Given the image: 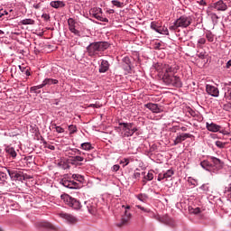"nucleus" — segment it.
<instances>
[{
    "instance_id": "obj_1",
    "label": "nucleus",
    "mask_w": 231,
    "mask_h": 231,
    "mask_svg": "<svg viewBox=\"0 0 231 231\" xmlns=\"http://www.w3.org/2000/svg\"><path fill=\"white\" fill-rule=\"evenodd\" d=\"M155 69L162 76V82L166 86H171L172 88H182L183 82L181 78L176 75L180 71V65L176 62L170 63H157Z\"/></svg>"
},
{
    "instance_id": "obj_2",
    "label": "nucleus",
    "mask_w": 231,
    "mask_h": 231,
    "mask_svg": "<svg viewBox=\"0 0 231 231\" xmlns=\"http://www.w3.org/2000/svg\"><path fill=\"white\" fill-rule=\"evenodd\" d=\"M109 48L107 42H95L87 47V53L88 57H97L102 51H106Z\"/></svg>"
},
{
    "instance_id": "obj_3",
    "label": "nucleus",
    "mask_w": 231,
    "mask_h": 231,
    "mask_svg": "<svg viewBox=\"0 0 231 231\" xmlns=\"http://www.w3.org/2000/svg\"><path fill=\"white\" fill-rule=\"evenodd\" d=\"M192 24V17L189 15L180 16L172 25H170V32H180V28H189V25Z\"/></svg>"
},
{
    "instance_id": "obj_4",
    "label": "nucleus",
    "mask_w": 231,
    "mask_h": 231,
    "mask_svg": "<svg viewBox=\"0 0 231 231\" xmlns=\"http://www.w3.org/2000/svg\"><path fill=\"white\" fill-rule=\"evenodd\" d=\"M119 125L124 138H129V136H133L138 131L134 123H119Z\"/></svg>"
},
{
    "instance_id": "obj_5",
    "label": "nucleus",
    "mask_w": 231,
    "mask_h": 231,
    "mask_svg": "<svg viewBox=\"0 0 231 231\" xmlns=\"http://www.w3.org/2000/svg\"><path fill=\"white\" fill-rule=\"evenodd\" d=\"M62 201H64L65 205H68L74 210H80L82 208V204L80 201L68 194H62L60 196Z\"/></svg>"
},
{
    "instance_id": "obj_6",
    "label": "nucleus",
    "mask_w": 231,
    "mask_h": 231,
    "mask_svg": "<svg viewBox=\"0 0 231 231\" xmlns=\"http://www.w3.org/2000/svg\"><path fill=\"white\" fill-rule=\"evenodd\" d=\"M60 184L66 187V189H79V183L75 182V180H69L68 174L63 176V178L60 180Z\"/></svg>"
},
{
    "instance_id": "obj_7",
    "label": "nucleus",
    "mask_w": 231,
    "mask_h": 231,
    "mask_svg": "<svg viewBox=\"0 0 231 231\" xmlns=\"http://www.w3.org/2000/svg\"><path fill=\"white\" fill-rule=\"evenodd\" d=\"M5 170L13 181H24V173L23 171L17 170Z\"/></svg>"
},
{
    "instance_id": "obj_8",
    "label": "nucleus",
    "mask_w": 231,
    "mask_h": 231,
    "mask_svg": "<svg viewBox=\"0 0 231 231\" xmlns=\"http://www.w3.org/2000/svg\"><path fill=\"white\" fill-rule=\"evenodd\" d=\"M101 14L102 8L94 7L90 10V15H92V17L97 21H101V23H109V19L103 17Z\"/></svg>"
},
{
    "instance_id": "obj_9",
    "label": "nucleus",
    "mask_w": 231,
    "mask_h": 231,
    "mask_svg": "<svg viewBox=\"0 0 231 231\" xmlns=\"http://www.w3.org/2000/svg\"><path fill=\"white\" fill-rule=\"evenodd\" d=\"M211 8H214L217 12H226L228 5L223 0H218L211 5Z\"/></svg>"
},
{
    "instance_id": "obj_10",
    "label": "nucleus",
    "mask_w": 231,
    "mask_h": 231,
    "mask_svg": "<svg viewBox=\"0 0 231 231\" xmlns=\"http://www.w3.org/2000/svg\"><path fill=\"white\" fill-rule=\"evenodd\" d=\"M60 217H61V219H65V221L69 225H75L79 222V218L69 213H60Z\"/></svg>"
},
{
    "instance_id": "obj_11",
    "label": "nucleus",
    "mask_w": 231,
    "mask_h": 231,
    "mask_svg": "<svg viewBox=\"0 0 231 231\" xmlns=\"http://www.w3.org/2000/svg\"><path fill=\"white\" fill-rule=\"evenodd\" d=\"M68 24L69 32H71V33H74V35H77V37H80V31L77 30V22H75L73 18L68 19Z\"/></svg>"
},
{
    "instance_id": "obj_12",
    "label": "nucleus",
    "mask_w": 231,
    "mask_h": 231,
    "mask_svg": "<svg viewBox=\"0 0 231 231\" xmlns=\"http://www.w3.org/2000/svg\"><path fill=\"white\" fill-rule=\"evenodd\" d=\"M210 160L212 162L213 165V173L216 174L217 171H220V169H223V162H221L219 159L212 156L210 157Z\"/></svg>"
},
{
    "instance_id": "obj_13",
    "label": "nucleus",
    "mask_w": 231,
    "mask_h": 231,
    "mask_svg": "<svg viewBox=\"0 0 231 231\" xmlns=\"http://www.w3.org/2000/svg\"><path fill=\"white\" fill-rule=\"evenodd\" d=\"M144 107H146V109H149L150 111H152V113H163V108L160 106H158V104H154V103H148L144 105Z\"/></svg>"
},
{
    "instance_id": "obj_14",
    "label": "nucleus",
    "mask_w": 231,
    "mask_h": 231,
    "mask_svg": "<svg viewBox=\"0 0 231 231\" xmlns=\"http://www.w3.org/2000/svg\"><path fill=\"white\" fill-rule=\"evenodd\" d=\"M206 91L208 95H210L211 97H219V89L215 86L207 85Z\"/></svg>"
},
{
    "instance_id": "obj_15",
    "label": "nucleus",
    "mask_w": 231,
    "mask_h": 231,
    "mask_svg": "<svg viewBox=\"0 0 231 231\" xmlns=\"http://www.w3.org/2000/svg\"><path fill=\"white\" fill-rule=\"evenodd\" d=\"M85 207L88 210L89 214H97V203H94L91 200L85 201Z\"/></svg>"
},
{
    "instance_id": "obj_16",
    "label": "nucleus",
    "mask_w": 231,
    "mask_h": 231,
    "mask_svg": "<svg viewBox=\"0 0 231 231\" xmlns=\"http://www.w3.org/2000/svg\"><path fill=\"white\" fill-rule=\"evenodd\" d=\"M110 66L111 65L107 60H100L99 73H106V71H109Z\"/></svg>"
},
{
    "instance_id": "obj_17",
    "label": "nucleus",
    "mask_w": 231,
    "mask_h": 231,
    "mask_svg": "<svg viewBox=\"0 0 231 231\" xmlns=\"http://www.w3.org/2000/svg\"><path fill=\"white\" fill-rule=\"evenodd\" d=\"M192 134H180L177 135L173 142V145H178L179 143H181V142H185L187 138H191Z\"/></svg>"
},
{
    "instance_id": "obj_18",
    "label": "nucleus",
    "mask_w": 231,
    "mask_h": 231,
    "mask_svg": "<svg viewBox=\"0 0 231 231\" xmlns=\"http://www.w3.org/2000/svg\"><path fill=\"white\" fill-rule=\"evenodd\" d=\"M123 208H125V214L122 217V223L123 225H125V223H127V221H129L131 219V213L127 210H131V206H122Z\"/></svg>"
},
{
    "instance_id": "obj_19",
    "label": "nucleus",
    "mask_w": 231,
    "mask_h": 231,
    "mask_svg": "<svg viewBox=\"0 0 231 231\" xmlns=\"http://www.w3.org/2000/svg\"><path fill=\"white\" fill-rule=\"evenodd\" d=\"M206 127L208 131H210L211 133H219L221 126L219 125L214 124V123H206Z\"/></svg>"
},
{
    "instance_id": "obj_20",
    "label": "nucleus",
    "mask_w": 231,
    "mask_h": 231,
    "mask_svg": "<svg viewBox=\"0 0 231 231\" xmlns=\"http://www.w3.org/2000/svg\"><path fill=\"white\" fill-rule=\"evenodd\" d=\"M59 84V80L55 79H51V78H46L45 79H43V81L42 82V86L43 88H46V86H55Z\"/></svg>"
},
{
    "instance_id": "obj_21",
    "label": "nucleus",
    "mask_w": 231,
    "mask_h": 231,
    "mask_svg": "<svg viewBox=\"0 0 231 231\" xmlns=\"http://www.w3.org/2000/svg\"><path fill=\"white\" fill-rule=\"evenodd\" d=\"M200 166L202 167V169H205L206 171H208L209 172H214V167H213L212 163H210V162H208V161H202L200 162Z\"/></svg>"
},
{
    "instance_id": "obj_22",
    "label": "nucleus",
    "mask_w": 231,
    "mask_h": 231,
    "mask_svg": "<svg viewBox=\"0 0 231 231\" xmlns=\"http://www.w3.org/2000/svg\"><path fill=\"white\" fill-rule=\"evenodd\" d=\"M123 68L125 71H128V73L131 71V59L127 56L123 58Z\"/></svg>"
},
{
    "instance_id": "obj_23",
    "label": "nucleus",
    "mask_w": 231,
    "mask_h": 231,
    "mask_svg": "<svg viewBox=\"0 0 231 231\" xmlns=\"http://www.w3.org/2000/svg\"><path fill=\"white\" fill-rule=\"evenodd\" d=\"M5 152L11 156V158H17V152H15V148L12 146L5 147Z\"/></svg>"
},
{
    "instance_id": "obj_24",
    "label": "nucleus",
    "mask_w": 231,
    "mask_h": 231,
    "mask_svg": "<svg viewBox=\"0 0 231 231\" xmlns=\"http://www.w3.org/2000/svg\"><path fill=\"white\" fill-rule=\"evenodd\" d=\"M50 5L52 8H64L66 6L62 1H51Z\"/></svg>"
},
{
    "instance_id": "obj_25",
    "label": "nucleus",
    "mask_w": 231,
    "mask_h": 231,
    "mask_svg": "<svg viewBox=\"0 0 231 231\" xmlns=\"http://www.w3.org/2000/svg\"><path fill=\"white\" fill-rule=\"evenodd\" d=\"M77 162H84V157L77 155L70 159L71 165H82V163H77Z\"/></svg>"
},
{
    "instance_id": "obj_26",
    "label": "nucleus",
    "mask_w": 231,
    "mask_h": 231,
    "mask_svg": "<svg viewBox=\"0 0 231 231\" xmlns=\"http://www.w3.org/2000/svg\"><path fill=\"white\" fill-rule=\"evenodd\" d=\"M152 180H154V174L152 171H149L147 175H144L143 180V185H146L147 181H152Z\"/></svg>"
},
{
    "instance_id": "obj_27",
    "label": "nucleus",
    "mask_w": 231,
    "mask_h": 231,
    "mask_svg": "<svg viewBox=\"0 0 231 231\" xmlns=\"http://www.w3.org/2000/svg\"><path fill=\"white\" fill-rule=\"evenodd\" d=\"M42 84L37 85V86H33L30 88V92L31 93H36V95H39V93H41V90L39 89H42Z\"/></svg>"
},
{
    "instance_id": "obj_28",
    "label": "nucleus",
    "mask_w": 231,
    "mask_h": 231,
    "mask_svg": "<svg viewBox=\"0 0 231 231\" xmlns=\"http://www.w3.org/2000/svg\"><path fill=\"white\" fill-rule=\"evenodd\" d=\"M185 112L188 113V115H189L190 116H193V118H196V116H198V113L190 106H186Z\"/></svg>"
},
{
    "instance_id": "obj_29",
    "label": "nucleus",
    "mask_w": 231,
    "mask_h": 231,
    "mask_svg": "<svg viewBox=\"0 0 231 231\" xmlns=\"http://www.w3.org/2000/svg\"><path fill=\"white\" fill-rule=\"evenodd\" d=\"M20 24H23L24 26L30 24H35V20L33 19H30V18H26V19H23L20 22Z\"/></svg>"
},
{
    "instance_id": "obj_30",
    "label": "nucleus",
    "mask_w": 231,
    "mask_h": 231,
    "mask_svg": "<svg viewBox=\"0 0 231 231\" xmlns=\"http://www.w3.org/2000/svg\"><path fill=\"white\" fill-rule=\"evenodd\" d=\"M136 198L137 199H139V201H142L143 203H145L147 199H149V196H147V194L145 193H141L137 195Z\"/></svg>"
},
{
    "instance_id": "obj_31",
    "label": "nucleus",
    "mask_w": 231,
    "mask_h": 231,
    "mask_svg": "<svg viewBox=\"0 0 231 231\" xmlns=\"http://www.w3.org/2000/svg\"><path fill=\"white\" fill-rule=\"evenodd\" d=\"M81 149H83V151H92L93 145L91 143H81Z\"/></svg>"
},
{
    "instance_id": "obj_32",
    "label": "nucleus",
    "mask_w": 231,
    "mask_h": 231,
    "mask_svg": "<svg viewBox=\"0 0 231 231\" xmlns=\"http://www.w3.org/2000/svg\"><path fill=\"white\" fill-rule=\"evenodd\" d=\"M164 176V180H167L169 178H172V176H174V170L170 169L167 171L162 173Z\"/></svg>"
},
{
    "instance_id": "obj_33",
    "label": "nucleus",
    "mask_w": 231,
    "mask_h": 231,
    "mask_svg": "<svg viewBox=\"0 0 231 231\" xmlns=\"http://www.w3.org/2000/svg\"><path fill=\"white\" fill-rule=\"evenodd\" d=\"M72 180L79 181V183H84V176L80 174H72Z\"/></svg>"
},
{
    "instance_id": "obj_34",
    "label": "nucleus",
    "mask_w": 231,
    "mask_h": 231,
    "mask_svg": "<svg viewBox=\"0 0 231 231\" xmlns=\"http://www.w3.org/2000/svg\"><path fill=\"white\" fill-rule=\"evenodd\" d=\"M150 28L152 30H154V32H160L159 30H160L161 26H160V23H158V22H152Z\"/></svg>"
},
{
    "instance_id": "obj_35",
    "label": "nucleus",
    "mask_w": 231,
    "mask_h": 231,
    "mask_svg": "<svg viewBox=\"0 0 231 231\" xmlns=\"http://www.w3.org/2000/svg\"><path fill=\"white\" fill-rule=\"evenodd\" d=\"M157 33H161V35H169V29L167 27H160L159 31H157Z\"/></svg>"
},
{
    "instance_id": "obj_36",
    "label": "nucleus",
    "mask_w": 231,
    "mask_h": 231,
    "mask_svg": "<svg viewBox=\"0 0 231 231\" xmlns=\"http://www.w3.org/2000/svg\"><path fill=\"white\" fill-rule=\"evenodd\" d=\"M38 226L41 228H53V226L49 222H40L38 223Z\"/></svg>"
},
{
    "instance_id": "obj_37",
    "label": "nucleus",
    "mask_w": 231,
    "mask_h": 231,
    "mask_svg": "<svg viewBox=\"0 0 231 231\" xmlns=\"http://www.w3.org/2000/svg\"><path fill=\"white\" fill-rule=\"evenodd\" d=\"M200 190H203L205 194H208L210 192V186H208V183L203 184L202 186L199 187Z\"/></svg>"
},
{
    "instance_id": "obj_38",
    "label": "nucleus",
    "mask_w": 231,
    "mask_h": 231,
    "mask_svg": "<svg viewBox=\"0 0 231 231\" xmlns=\"http://www.w3.org/2000/svg\"><path fill=\"white\" fill-rule=\"evenodd\" d=\"M206 38L208 41V42H214V35L212 32L208 31V32H206Z\"/></svg>"
},
{
    "instance_id": "obj_39",
    "label": "nucleus",
    "mask_w": 231,
    "mask_h": 231,
    "mask_svg": "<svg viewBox=\"0 0 231 231\" xmlns=\"http://www.w3.org/2000/svg\"><path fill=\"white\" fill-rule=\"evenodd\" d=\"M215 144L218 149H225L226 147V143H223L221 141H216Z\"/></svg>"
},
{
    "instance_id": "obj_40",
    "label": "nucleus",
    "mask_w": 231,
    "mask_h": 231,
    "mask_svg": "<svg viewBox=\"0 0 231 231\" xmlns=\"http://www.w3.org/2000/svg\"><path fill=\"white\" fill-rule=\"evenodd\" d=\"M112 5L116 6V8H122V6H124V3H121L118 0H112Z\"/></svg>"
},
{
    "instance_id": "obj_41",
    "label": "nucleus",
    "mask_w": 231,
    "mask_h": 231,
    "mask_svg": "<svg viewBox=\"0 0 231 231\" xmlns=\"http://www.w3.org/2000/svg\"><path fill=\"white\" fill-rule=\"evenodd\" d=\"M69 134H75V133H77V125H69Z\"/></svg>"
},
{
    "instance_id": "obj_42",
    "label": "nucleus",
    "mask_w": 231,
    "mask_h": 231,
    "mask_svg": "<svg viewBox=\"0 0 231 231\" xmlns=\"http://www.w3.org/2000/svg\"><path fill=\"white\" fill-rule=\"evenodd\" d=\"M52 127H54V129H56V133H59V134L64 133V128L58 126L57 124H53Z\"/></svg>"
},
{
    "instance_id": "obj_43",
    "label": "nucleus",
    "mask_w": 231,
    "mask_h": 231,
    "mask_svg": "<svg viewBox=\"0 0 231 231\" xmlns=\"http://www.w3.org/2000/svg\"><path fill=\"white\" fill-rule=\"evenodd\" d=\"M207 43V39L205 38H199L198 40V47L199 48H201V46H203V44H206Z\"/></svg>"
},
{
    "instance_id": "obj_44",
    "label": "nucleus",
    "mask_w": 231,
    "mask_h": 231,
    "mask_svg": "<svg viewBox=\"0 0 231 231\" xmlns=\"http://www.w3.org/2000/svg\"><path fill=\"white\" fill-rule=\"evenodd\" d=\"M6 181V173L5 171H0V183Z\"/></svg>"
},
{
    "instance_id": "obj_45",
    "label": "nucleus",
    "mask_w": 231,
    "mask_h": 231,
    "mask_svg": "<svg viewBox=\"0 0 231 231\" xmlns=\"http://www.w3.org/2000/svg\"><path fill=\"white\" fill-rule=\"evenodd\" d=\"M208 16L212 21H217L219 19V16L216 13H208Z\"/></svg>"
},
{
    "instance_id": "obj_46",
    "label": "nucleus",
    "mask_w": 231,
    "mask_h": 231,
    "mask_svg": "<svg viewBox=\"0 0 231 231\" xmlns=\"http://www.w3.org/2000/svg\"><path fill=\"white\" fill-rule=\"evenodd\" d=\"M43 145L46 149H50L51 151H55V146L48 143L47 142H43Z\"/></svg>"
},
{
    "instance_id": "obj_47",
    "label": "nucleus",
    "mask_w": 231,
    "mask_h": 231,
    "mask_svg": "<svg viewBox=\"0 0 231 231\" xmlns=\"http://www.w3.org/2000/svg\"><path fill=\"white\" fill-rule=\"evenodd\" d=\"M88 107H95L96 109H100V107H102V105H100V103H95V104H90L88 106Z\"/></svg>"
},
{
    "instance_id": "obj_48",
    "label": "nucleus",
    "mask_w": 231,
    "mask_h": 231,
    "mask_svg": "<svg viewBox=\"0 0 231 231\" xmlns=\"http://www.w3.org/2000/svg\"><path fill=\"white\" fill-rule=\"evenodd\" d=\"M138 171L139 170L136 169V171L134 172V175H133L134 180H140L141 174H140V172Z\"/></svg>"
},
{
    "instance_id": "obj_49",
    "label": "nucleus",
    "mask_w": 231,
    "mask_h": 231,
    "mask_svg": "<svg viewBox=\"0 0 231 231\" xmlns=\"http://www.w3.org/2000/svg\"><path fill=\"white\" fill-rule=\"evenodd\" d=\"M136 208H139V210H143V212H147V213L151 212V209H147L142 207L141 205H136Z\"/></svg>"
},
{
    "instance_id": "obj_50",
    "label": "nucleus",
    "mask_w": 231,
    "mask_h": 231,
    "mask_svg": "<svg viewBox=\"0 0 231 231\" xmlns=\"http://www.w3.org/2000/svg\"><path fill=\"white\" fill-rule=\"evenodd\" d=\"M189 210H190L191 214H199V212H201V209L199 208H191Z\"/></svg>"
},
{
    "instance_id": "obj_51",
    "label": "nucleus",
    "mask_w": 231,
    "mask_h": 231,
    "mask_svg": "<svg viewBox=\"0 0 231 231\" xmlns=\"http://www.w3.org/2000/svg\"><path fill=\"white\" fill-rule=\"evenodd\" d=\"M42 19H43V21H46V22L50 21V19H51L50 14H43L42 15Z\"/></svg>"
},
{
    "instance_id": "obj_52",
    "label": "nucleus",
    "mask_w": 231,
    "mask_h": 231,
    "mask_svg": "<svg viewBox=\"0 0 231 231\" xmlns=\"http://www.w3.org/2000/svg\"><path fill=\"white\" fill-rule=\"evenodd\" d=\"M59 166L64 171H66V169H69V164H68L67 162H64L63 164H59Z\"/></svg>"
},
{
    "instance_id": "obj_53",
    "label": "nucleus",
    "mask_w": 231,
    "mask_h": 231,
    "mask_svg": "<svg viewBox=\"0 0 231 231\" xmlns=\"http://www.w3.org/2000/svg\"><path fill=\"white\" fill-rule=\"evenodd\" d=\"M112 171H113V172H118V171H120V165L115 164V165L112 167Z\"/></svg>"
},
{
    "instance_id": "obj_54",
    "label": "nucleus",
    "mask_w": 231,
    "mask_h": 231,
    "mask_svg": "<svg viewBox=\"0 0 231 231\" xmlns=\"http://www.w3.org/2000/svg\"><path fill=\"white\" fill-rule=\"evenodd\" d=\"M157 180L158 181H162V180H165V176L163 175V173H159Z\"/></svg>"
},
{
    "instance_id": "obj_55",
    "label": "nucleus",
    "mask_w": 231,
    "mask_h": 231,
    "mask_svg": "<svg viewBox=\"0 0 231 231\" xmlns=\"http://www.w3.org/2000/svg\"><path fill=\"white\" fill-rule=\"evenodd\" d=\"M22 71H23L26 75V77H30L32 73H30V69H23Z\"/></svg>"
},
{
    "instance_id": "obj_56",
    "label": "nucleus",
    "mask_w": 231,
    "mask_h": 231,
    "mask_svg": "<svg viewBox=\"0 0 231 231\" xmlns=\"http://www.w3.org/2000/svg\"><path fill=\"white\" fill-rule=\"evenodd\" d=\"M26 180H32V176L23 173V181Z\"/></svg>"
},
{
    "instance_id": "obj_57",
    "label": "nucleus",
    "mask_w": 231,
    "mask_h": 231,
    "mask_svg": "<svg viewBox=\"0 0 231 231\" xmlns=\"http://www.w3.org/2000/svg\"><path fill=\"white\" fill-rule=\"evenodd\" d=\"M32 6L35 8V10H39V8H41V3L34 4Z\"/></svg>"
},
{
    "instance_id": "obj_58",
    "label": "nucleus",
    "mask_w": 231,
    "mask_h": 231,
    "mask_svg": "<svg viewBox=\"0 0 231 231\" xmlns=\"http://www.w3.org/2000/svg\"><path fill=\"white\" fill-rule=\"evenodd\" d=\"M226 69H229V68H231V60H229L226 62Z\"/></svg>"
},
{
    "instance_id": "obj_59",
    "label": "nucleus",
    "mask_w": 231,
    "mask_h": 231,
    "mask_svg": "<svg viewBox=\"0 0 231 231\" xmlns=\"http://www.w3.org/2000/svg\"><path fill=\"white\" fill-rule=\"evenodd\" d=\"M121 163H125V165H129V161L127 159H124V161H121Z\"/></svg>"
},
{
    "instance_id": "obj_60",
    "label": "nucleus",
    "mask_w": 231,
    "mask_h": 231,
    "mask_svg": "<svg viewBox=\"0 0 231 231\" xmlns=\"http://www.w3.org/2000/svg\"><path fill=\"white\" fill-rule=\"evenodd\" d=\"M160 46H162V43H156L155 50H160Z\"/></svg>"
},
{
    "instance_id": "obj_61",
    "label": "nucleus",
    "mask_w": 231,
    "mask_h": 231,
    "mask_svg": "<svg viewBox=\"0 0 231 231\" xmlns=\"http://www.w3.org/2000/svg\"><path fill=\"white\" fill-rule=\"evenodd\" d=\"M180 130L183 131V132H186L187 131V127L182 126V127H180Z\"/></svg>"
},
{
    "instance_id": "obj_62",
    "label": "nucleus",
    "mask_w": 231,
    "mask_h": 231,
    "mask_svg": "<svg viewBox=\"0 0 231 231\" xmlns=\"http://www.w3.org/2000/svg\"><path fill=\"white\" fill-rule=\"evenodd\" d=\"M220 133H221L222 134H229L228 132H226V131H220Z\"/></svg>"
},
{
    "instance_id": "obj_63",
    "label": "nucleus",
    "mask_w": 231,
    "mask_h": 231,
    "mask_svg": "<svg viewBox=\"0 0 231 231\" xmlns=\"http://www.w3.org/2000/svg\"><path fill=\"white\" fill-rule=\"evenodd\" d=\"M74 152H79V154H80V150H79V149H74Z\"/></svg>"
},
{
    "instance_id": "obj_64",
    "label": "nucleus",
    "mask_w": 231,
    "mask_h": 231,
    "mask_svg": "<svg viewBox=\"0 0 231 231\" xmlns=\"http://www.w3.org/2000/svg\"><path fill=\"white\" fill-rule=\"evenodd\" d=\"M4 15H8V11H3Z\"/></svg>"
}]
</instances>
